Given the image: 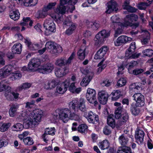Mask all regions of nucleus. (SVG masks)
Segmentation results:
<instances>
[{
  "mask_svg": "<svg viewBox=\"0 0 153 153\" xmlns=\"http://www.w3.org/2000/svg\"><path fill=\"white\" fill-rule=\"evenodd\" d=\"M132 39L131 38L125 36H121L118 38L114 42L115 46H118L121 45L123 43H125L131 41Z\"/></svg>",
  "mask_w": 153,
  "mask_h": 153,
  "instance_id": "nucleus-15",
  "label": "nucleus"
},
{
  "mask_svg": "<svg viewBox=\"0 0 153 153\" xmlns=\"http://www.w3.org/2000/svg\"><path fill=\"white\" fill-rule=\"evenodd\" d=\"M117 153H131V151L130 148L124 146L119 148Z\"/></svg>",
  "mask_w": 153,
  "mask_h": 153,
  "instance_id": "nucleus-46",
  "label": "nucleus"
},
{
  "mask_svg": "<svg viewBox=\"0 0 153 153\" xmlns=\"http://www.w3.org/2000/svg\"><path fill=\"white\" fill-rule=\"evenodd\" d=\"M111 95L112 96V98L113 100H116L118 99L121 96L120 92L119 90L114 91L111 93Z\"/></svg>",
  "mask_w": 153,
  "mask_h": 153,
  "instance_id": "nucleus-48",
  "label": "nucleus"
},
{
  "mask_svg": "<svg viewBox=\"0 0 153 153\" xmlns=\"http://www.w3.org/2000/svg\"><path fill=\"white\" fill-rule=\"evenodd\" d=\"M13 67L11 65L5 66L0 70V77L5 78L11 74Z\"/></svg>",
  "mask_w": 153,
  "mask_h": 153,
  "instance_id": "nucleus-11",
  "label": "nucleus"
},
{
  "mask_svg": "<svg viewBox=\"0 0 153 153\" xmlns=\"http://www.w3.org/2000/svg\"><path fill=\"white\" fill-rule=\"evenodd\" d=\"M94 40L95 41V45L97 46L101 44L105 40L100 31L96 35Z\"/></svg>",
  "mask_w": 153,
  "mask_h": 153,
  "instance_id": "nucleus-30",
  "label": "nucleus"
},
{
  "mask_svg": "<svg viewBox=\"0 0 153 153\" xmlns=\"http://www.w3.org/2000/svg\"><path fill=\"white\" fill-rule=\"evenodd\" d=\"M23 141L25 145H31L33 143L32 138L30 137H28L24 139Z\"/></svg>",
  "mask_w": 153,
  "mask_h": 153,
  "instance_id": "nucleus-55",
  "label": "nucleus"
},
{
  "mask_svg": "<svg viewBox=\"0 0 153 153\" xmlns=\"http://www.w3.org/2000/svg\"><path fill=\"white\" fill-rule=\"evenodd\" d=\"M10 17L14 21L18 20L20 17V14L18 10L12 11L10 14Z\"/></svg>",
  "mask_w": 153,
  "mask_h": 153,
  "instance_id": "nucleus-38",
  "label": "nucleus"
},
{
  "mask_svg": "<svg viewBox=\"0 0 153 153\" xmlns=\"http://www.w3.org/2000/svg\"><path fill=\"white\" fill-rule=\"evenodd\" d=\"M17 106L15 105H13L10 108L9 111L10 116L11 117H13L17 110Z\"/></svg>",
  "mask_w": 153,
  "mask_h": 153,
  "instance_id": "nucleus-54",
  "label": "nucleus"
},
{
  "mask_svg": "<svg viewBox=\"0 0 153 153\" xmlns=\"http://www.w3.org/2000/svg\"><path fill=\"white\" fill-rule=\"evenodd\" d=\"M136 106V104L132 103L130 108V111L132 114L134 116L138 115L140 112L139 108Z\"/></svg>",
  "mask_w": 153,
  "mask_h": 153,
  "instance_id": "nucleus-36",
  "label": "nucleus"
},
{
  "mask_svg": "<svg viewBox=\"0 0 153 153\" xmlns=\"http://www.w3.org/2000/svg\"><path fill=\"white\" fill-rule=\"evenodd\" d=\"M100 32H101L105 40L106 38H108L110 36V32L108 30L103 29L100 31Z\"/></svg>",
  "mask_w": 153,
  "mask_h": 153,
  "instance_id": "nucleus-62",
  "label": "nucleus"
},
{
  "mask_svg": "<svg viewBox=\"0 0 153 153\" xmlns=\"http://www.w3.org/2000/svg\"><path fill=\"white\" fill-rule=\"evenodd\" d=\"M128 140L127 136L124 135H122L119 138V141L120 143L122 146H125L126 145Z\"/></svg>",
  "mask_w": 153,
  "mask_h": 153,
  "instance_id": "nucleus-40",
  "label": "nucleus"
},
{
  "mask_svg": "<svg viewBox=\"0 0 153 153\" xmlns=\"http://www.w3.org/2000/svg\"><path fill=\"white\" fill-rule=\"evenodd\" d=\"M75 55V53L73 52L70 56L66 60L65 57H61L57 59L55 62V64L59 66H62L65 65L70 64L74 58Z\"/></svg>",
  "mask_w": 153,
  "mask_h": 153,
  "instance_id": "nucleus-5",
  "label": "nucleus"
},
{
  "mask_svg": "<svg viewBox=\"0 0 153 153\" xmlns=\"http://www.w3.org/2000/svg\"><path fill=\"white\" fill-rule=\"evenodd\" d=\"M55 2L50 3L47 5L44 6L43 8L47 12L49 10L52 9L56 4Z\"/></svg>",
  "mask_w": 153,
  "mask_h": 153,
  "instance_id": "nucleus-59",
  "label": "nucleus"
},
{
  "mask_svg": "<svg viewBox=\"0 0 153 153\" xmlns=\"http://www.w3.org/2000/svg\"><path fill=\"white\" fill-rule=\"evenodd\" d=\"M125 26L127 27L128 26L125 25V21H124V23L120 22L111 27L115 30L114 36L115 37H117L118 35L122 33Z\"/></svg>",
  "mask_w": 153,
  "mask_h": 153,
  "instance_id": "nucleus-10",
  "label": "nucleus"
},
{
  "mask_svg": "<svg viewBox=\"0 0 153 153\" xmlns=\"http://www.w3.org/2000/svg\"><path fill=\"white\" fill-rule=\"evenodd\" d=\"M44 87L46 89H51L54 88L58 84L55 79H51L45 81Z\"/></svg>",
  "mask_w": 153,
  "mask_h": 153,
  "instance_id": "nucleus-22",
  "label": "nucleus"
},
{
  "mask_svg": "<svg viewBox=\"0 0 153 153\" xmlns=\"http://www.w3.org/2000/svg\"><path fill=\"white\" fill-rule=\"evenodd\" d=\"M129 2L128 0H126L124 2V4L123 5V8L126 9L127 11L131 13L135 12L137 10V9L135 7H131L129 5Z\"/></svg>",
  "mask_w": 153,
  "mask_h": 153,
  "instance_id": "nucleus-34",
  "label": "nucleus"
},
{
  "mask_svg": "<svg viewBox=\"0 0 153 153\" xmlns=\"http://www.w3.org/2000/svg\"><path fill=\"white\" fill-rule=\"evenodd\" d=\"M108 50L107 47L104 46L102 47L98 51L94 56L95 59H100L104 56Z\"/></svg>",
  "mask_w": 153,
  "mask_h": 153,
  "instance_id": "nucleus-23",
  "label": "nucleus"
},
{
  "mask_svg": "<svg viewBox=\"0 0 153 153\" xmlns=\"http://www.w3.org/2000/svg\"><path fill=\"white\" fill-rule=\"evenodd\" d=\"M40 64V60L39 59L33 58L29 62L28 65V68L30 70L35 71L37 70Z\"/></svg>",
  "mask_w": 153,
  "mask_h": 153,
  "instance_id": "nucleus-13",
  "label": "nucleus"
},
{
  "mask_svg": "<svg viewBox=\"0 0 153 153\" xmlns=\"http://www.w3.org/2000/svg\"><path fill=\"white\" fill-rule=\"evenodd\" d=\"M98 145L99 148L102 150L107 149L109 146V143L107 140H104L99 143Z\"/></svg>",
  "mask_w": 153,
  "mask_h": 153,
  "instance_id": "nucleus-39",
  "label": "nucleus"
},
{
  "mask_svg": "<svg viewBox=\"0 0 153 153\" xmlns=\"http://www.w3.org/2000/svg\"><path fill=\"white\" fill-rule=\"evenodd\" d=\"M22 45L19 43L15 44L12 48V51L14 54H19L22 51Z\"/></svg>",
  "mask_w": 153,
  "mask_h": 153,
  "instance_id": "nucleus-33",
  "label": "nucleus"
},
{
  "mask_svg": "<svg viewBox=\"0 0 153 153\" xmlns=\"http://www.w3.org/2000/svg\"><path fill=\"white\" fill-rule=\"evenodd\" d=\"M11 88L10 86L7 87V89L5 91L4 96L7 99L9 100H13V97L12 96V92H11Z\"/></svg>",
  "mask_w": 153,
  "mask_h": 153,
  "instance_id": "nucleus-37",
  "label": "nucleus"
},
{
  "mask_svg": "<svg viewBox=\"0 0 153 153\" xmlns=\"http://www.w3.org/2000/svg\"><path fill=\"white\" fill-rule=\"evenodd\" d=\"M112 23L111 24V27L120 22V18L117 15H114L111 18Z\"/></svg>",
  "mask_w": 153,
  "mask_h": 153,
  "instance_id": "nucleus-53",
  "label": "nucleus"
},
{
  "mask_svg": "<svg viewBox=\"0 0 153 153\" xmlns=\"http://www.w3.org/2000/svg\"><path fill=\"white\" fill-rule=\"evenodd\" d=\"M122 107L120 106L115 110V117L116 119L119 118L120 115L122 114Z\"/></svg>",
  "mask_w": 153,
  "mask_h": 153,
  "instance_id": "nucleus-63",
  "label": "nucleus"
},
{
  "mask_svg": "<svg viewBox=\"0 0 153 153\" xmlns=\"http://www.w3.org/2000/svg\"><path fill=\"white\" fill-rule=\"evenodd\" d=\"M138 19L137 15L134 14H131L126 16L125 18V25L130 26L133 28H135L137 27L139 25V23L137 22L132 23L134 21H137Z\"/></svg>",
  "mask_w": 153,
  "mask_h": 153,
  "instance_id": "nucleus-3",
  "label": "nucleus"
},
{
  "mask_svg": "<svg viewBox=\"0 0 153 153\" xmlns=\"http://www.w3.org/2000/svg\"><path fill=\"white\" fill-rule=\"evenodd\" d=\"M126 80L124 78H121L118 81L117 85L118 87H122L124 86L126 83Z\"/></svg>",
  "mask_w": 153,
  "mask_h": 153,
  "instance_id": "nucleus-61",
  "label": "nucleus"
},
{
  "mask_svg": "<svg viewBox=\"0 0 153 153\" xmlns=\"http://www.w3.org/2000/svg\"><path fill=\"white\" fill-rule=\"evenodd\" d=\"M11 125V123H4L0 127V131L4 132L7 131Z\"/></svg>",
  "mask_w": 153,
  "mask_h": 153,
  "instance_id": "nucleus-51",
  "label": "nucleus"
},
{
  "mask_svg": "<svg viewBox=\"0 0 153 153\" xmlns=\"http://www.w3.org/2000/svg\"><path fill=\"white\" fill-rule=\"evenodd\" d=\"M8 84V83L6 80L1 81L0 82V91L5 90L6 91L7 87L9 86L7 85Z\"/></svg>",
  "mask_w": 153,
  "mask_h": 153,
  "instance_id": "nucleus-52",
  "label": "nucleus"
},
{
  "mask_svg": "<svg viewBox=\"0 0 153 153\" xmlns=\"http://www.w3.org/2000/svg\"><path fill=\"white\" fill-rule=\"evenodd\" d=\"M46 49L53 53H60L62 51V48L59 45L51 41L48 42L45 45Z\"/></svg>",
  "mask_w": 153,
  "mask_h": 153,
  "instance_id": "nucleus-4",
  "label": "nucleus"
},
{
  "mask_svg": "<svg viewBox=\"0 0 153 153\" xmlns=\"http://www.w3.org/2000/svg\"><path fill=\"white\" fill-rule=\"evenodd\" d=\"M132 97L134 100L136 102L135 104L136 106L141 107L144 105V97L141 93H135Z\"/></svg>",
  "mask_w": 153,
  "mask_h": 153,
  "instance_id": "nucleus-8",
  "label": "nucleus"
},
{
  "mask_svg": "<svg viewBox=\"0 0 153 153\" xmlns=\"http://www.w3.org/2000/svg\"><path fill=\"white\" fill-rule=\"evenodd\" d=\"M10 79L13 81L20 79L22 77V74L19 71H16L13 73L11 72Z\"/></svg>",
  "mask_w": 153,
  "mask_h": 153,
  "instance_id": "nucleus-42",
  "label": "nucleus"
},
{
  "mask_svg": "<svg viewBox=\"0 0 153 153\" xmlns=\"http://www.w3.org/2000/svg\"><path fill=\"white\" fill-rule=\"evenodd\" d=\"M23 22L20 23L22 26H27L29 24L30 26H31L33 24V22L31 20L29 17L24 18L23 19Z\"/></svg>",
  "mask_w": 153,
  "mask_h": 153,
  "instance_id": "nucleus-44",
  "label": "nucleus"
},
{
  "mask_svg": "<svg viewBox=\"0 0 153 153\" xmlns=\"http://www.w3.org/2000/svg\"><path fill=\"white\" fill-rule=\"evenodd\" d=\"M48 14V12L43 7L42 10L39 12L38 18H44L47 16Z\"/></svg>",
  "mask_w": 153,
  "mask_h": 153,
  "instance_id": "nucleus-57",
  "label": "nucleus"
},
{
  "mask_svg": "<svg viewBox=\"0 0 153 153\" xmlns=\"http://www.w3.org/2000/svg\"><path fill=\"white\" fill-rule=\"evenodd\" d=\"M31 84L30 83H25L18 87V90L21 91L23 89H27L30 88Z\"/></svg>",
  "mask_w": 153,
  "mask_h": 153,
  "instance_id": "nucleus-58",
  "label": "nucleus"
},
{
  "mask_svg": "<svg viewBox=\"0 0 153 153\" xmlns=\"http://www.w3.org/2000/svg\"><path fill=\"white\" fill-rule=\"evenodd\" d=\"M53 68V64L50 63H48L42 67L41 69L39 68V71L43 74L49 73L52 71Z\"/></svg>",
  "mask_w": 153,
  "mask_h": 153,
  "instance_id": "nucleus-25",
  "label": "nucleus"
},
{
  "mask_svg": "<svg viewBox=\"0 0 153 153\" xmlns=\"http://www.w3.org/2000/svg\"><path fill=\"white\" fill-rule=\"evenodd\" d=\"M113 117V115H110L108 116L107 120L108 124L112 128H114L115 126V123Z\"/></svg>",
  "mask_w": 153,
  "mask_h": 153,
  "instance_id": "nucleus-45",
  "label": "nucleus"
},
{
  "mask_svg": "<svg viewBox=\"0 0 153 153\" xmlns=\"http://www.w3.org/2000/svg\"><path fill=\"white\" fill-rule=\"evenodd\" d=\"M85 102V101L84 99L81 98L79 100L78 104L77 105V108L82 111H85L86 108Z\"/></svg>",
  "mask_w": 153,
  "mask_h": 153,
  "instance_id": "nucleus-35",
  "label": "nucleus"
},
{
  "mask_svg": "<svg viewBox=\"0 0 153 153\" xmlns=\"http://www.w3.org/2000/svg\"><path fill=\"white\" fill-rule=\"evenodd\" d=\"M141 55L140 53H134V52L131 51L130 50L127 49L126 52L125 56L129 59H133L138 58Z\"/></svg>",
  "mask_w": 153,
  "mask_h": 153,
  "instance_id": "nucleus-31",
  "label": "nucleus"
},
{
  "mask_svg": "<svg viewBox=\"0 0 153 153\" xmlns=\"http://www.w3.org/2000/svg\"><path fill=\"white\" fill-rule=\"evenodd\" d=\"M78 0H60V4L64 6H68L69 11L72 12L75 9V7L74 5L77 2Z\"/></svg>",
  "mask_w": 153,
  "mask_h": 153,
  "instance_id": "nucleus-9",
  "label": "nucleus"
},
{
  "mask_svg": "<svg viewBox=\"0 0 153 153\" xmlns=\"http://www.w3.org/2000/svg\"><path fill=\"white\" fill-rule=\"evenodd\" d=\"M128 115L126 112L123 113L120 115L119 118H118V120L117 122V124L119 126L123 124L128 119Z\"/></svg>",
  "mask_w": 153,
  "mask_h": 153,
  "instance_id": "nucleus-29",
  "label": "nucleus"
},
{
  "mask_svg": "<svg viewBox=\"0 0 153 153\" xmlns=\"http://www.w3.org/2000/svg\"><path fill=\"white\" fill-rule=\"evenodd\" d=\"M42 114V111L40 109H35L32 111L24 110L22 111L17 119L24 121L25 125L27 127L33 128L41 121Z\"/></svg>",
  "mask_w": 153,
  "mask_h": 153,
  "instance_id": "nucleus-1",
  "label": "nucleus"
},
{
  "mask_svg": "<svg viewBox=\"0 0 153 153\" xmlns=\"http://www.w3.org/2000/svg\"><path fill=\"white\" fill-rule=\"evenodd\" d=\"M44 26L47 30L51 32H54L56 30L55 24L51 19H46L44 23Z\"/></svg>",
  "mask_w": 153,
  "mask_h": 153,
  "instance_id": "nucleus-12",
  "label": "nucleus"
},
{
  "mask_svg": "<svg viewBox=\"0 0 153 153\" xmlns=\"http://www.w3.org/2000/svg\"><path fill=\"white\" fill-rule=\"evenodd\" d=\"M85 115L87 118L88 121L90 123L94 124L98 121L99 117L98 116L95 114H94L91 111L86 113L85 114Z\"/></svg>",
  "mask_w": 153,
  "mask_h": 153,
  "instance_id": "nucleus-17",
  "label": "nucleus"
},
{
  "mask_svg": "<svg viewBox=\"0 0 153 153\" xmlns=\"http://www.w3.org/2000/svg\"><path fill=\"white\" fill-rule=\"evenodd\" d=\"M35 101L34 100H32L29 102H27L26 103L25 107L27 109L31 108L35 106Z\"/></svg>",
  "mask_w": 153,
  "mask_h": 153,
  "instance_id": "nucleus-64",
  "label": "nucleus"
},
{
  "mask_svg": "<svg viewBox=\"0 0 153 153\" xmlns=\"http://www.w3.org/2000/svg\"><path fill=\"white\" fill-rule=\"evenodd\" d=\"M144 136V133L142 130H138L136 132L135 137L138 144H141L143 143Z\"/></svg>",
  "mask_w": 153,
  "mask_h": 153,
  "instance_id": "nucleus-26",
  "label": "nucleus"
},
{
  "mask_svg": "<svg viewBox=\"0 0 153 153\" xmlns=\"http://www.w3.org/2000/svg\"><path fill=\"white\" fill-rule=\"evenodd\" d=\"M79 103L78 100L76 98H75L71 101L69 102L68 103L69 107L70 108H72L75 111L76 108H77V105Z\"/></svg>",
  "mask_w": 153,
  "mask_h": 153,
  "instance_id": "nucleus-41",
  "label": "nucleus"
},
{
  "mask_svg": "<svg viewBox=\"0 0 153 153\" xmlns=\"http://www.w3.org/2000/svg\"><path fill=\"white\" fill-rule=\"evenodd\" d=\"M104 59H102L98 65V66L100 67L97 70V72L98 74L100 73L106 67V65L105 62H104Z\"/></svg>",
  "mask_w": 153,
  "mask_h": 153,
  "instance_id": "nucleus-49",
  "label": "nucleus"
},
{
  "mask_svg": "<svg viewBox=\"0 0 153 153\" xmlns=\"http://www.w3.org/2000/svg\"><path fill=\"white\" fill-rule=\"evenodd\" d=\"M87 47L85 45L81 46L78 50L77 54L78 58L81 60H84L86 54L88 53V51L86 50Z\"/></svg>",
  "mask_w": 153,
  "mask_h": 153,
  "instance_id": "nucleus-24",
  "label": "nucleus"
},
{
  "mask_svg": "<svg viewBox=\"0 0 153 153\" xmlns=\"http://www.w3.org/2000/svg\"><path fill=\"white\" fill-rule=\"evenodd\" d=\"M53 117L54 119L59 118L64 123H66L69 119L78 120L79 119L78 115L72 113L68 108L57 109L54 113Z\"/></svg>",
  "mask_w": 153,
  "mask_h": 153,
  "instance_id": "nucleus-2",
  "label": "nucleus"
},
{
  "mask_svg": "<svg viewBox=\"0 0 153 153\" xmlns=\"http://www.w3.org/2000/svg\"><path fill=\"white\" fill-rule=\"evenodd\" d=\"M70 81L71 79L68 78L65 81L59 84L56 87V92L59 94H64L67 91V88L70 84Z\"/></svg>",
  "mask_w": 153,
  "mask_h": 153,
  "instance_id": "nucleus-6",
  "label": "nucleus"
},
{
  "mask_svg": "<svg viewBox=\"0 0 153 153\" xmlns=\"http://www.w3.org/2000/svg\"><path fill=\"white\" fill-rule=\"evenodd\" d=\"M68 6H64L60 4L57 7L54 9V12L58 14L63 15L65 14L66 11H69V9H68Z\"/></svg>",
  "mask_w": 153,
  "mask_h": 153,
  "instance_id": "nucleus-27",
  "label": "nucleus"
},
{
  "mask_svg": "<svg viewBox=\"0 0 153 153\" xmlns=\"http://www.w3.org/2000/svg\"><path fill=\"white\" fill-rule=\"evenodd\" d=\"M68 72L66 68H57L55 71V74L57 77H61L65 75Z\"/></svg>",
  "mask_w": 153,
  "mask_h": 153,
  "instance_id": "nucleus-32",
  "label": "nucleus"
},
{
  "mask_svg": "<svg viewBox=\"0 0 153 153\" xmlns=\"http://www.w3.org/2000/svg\"><path fill=\"white\" fill-rule=\"evenodd\" d=\"M107 4V9L106 11V13L109 14L113 11H117V4L114 0H111L108 1Z\"/></svg>",
  "mask_w": 153,
  "mask_h": 153,
  "instance_id": "nucleus-18",
  "label": "nucleus"
},
{
  "mask_svg": "<svg viewBox=\"0 0 153 153\" xmlns=\"http://www.w3.org/2000/svg\"><path fill=\"white\" fill-rule=\"evenodd\" d=\"M87 73V75L83 78L80 83L81 85L83 87L87 86L91 79L93 75V72L88 68L85 69Z\"/></svg>",
  "mask_w": 153,
  "mask_h": 153,
  "instance_id": "nucleus-7",
  "label": "nucleus"
},
{
  "mask_svg": "<svg viewBox=\"0 0 153 153\" xmlns=\"http://www.w3.org/2000/svg\"><path fill=\"white\" fill-rule=\"evenodd\" d=\"M55 128L54 127L46 128L44 134L42 136L43 140L47 143L48 140V135H54L55 134Z\"/></svg>",
  "mask_w": 153,
  "mask_h": 153,
  "instance_id": "nucleus-16",
  "label": "nucleus"
},
{
  "mask_svg": "<svg viewBox=\"0 0 153 153\" xmlns=\"http://www.w3.org/2000/svg\"><path fill=\"white\" fill-rule=\"evenodd\" d=\"M88 126L85 124H82L78 127L77 130L79 132L82 133H85L87 131Z\"/></svg>",
  "mask_w": 153,
  "mask_h": 153,
  "instance_id": "nucleus-50",
  "label": "nucleus"
},
{
  "mask_svg": "<svg viewBox=\"0 0 153 153\" xmlns=\"http://www.w3.org/2000/svg\"><path fill=\"white\" fill-rule=\"evenodd\" d=\"M143 53L145 56L151 57L153 55V50L151 49H145L143 51Z\"/></svg>",
  "mask_w": 153,
  "mask_h": 153,
  "instance_id": "nucleus-56",
  "label": "nucleus"
},
{
  "mask_svg": "<svg viewBox=\"0 0 153 153\" xmlns=\"http://www.w3.org/2000/svg\"><path fill=\"white\" fill-rule=\"evenodd\" d=\"M108 95L107 92L105 91H101L98 94V99L100 103L105 104L107 101Z\"/></svg>",
  "mask_w": 153,
  "mask_h": 153,
  "instance_id": "nucleus-19",
  "label": "nucleus"
},
{
  "mask_svg": "<svg viewBox=\"0 0 153 153\" xmlns=\"http://www.w3.org/2000/svg\"><path fill=\"white\" fill-rule=\"evenodd\" d=\"M86 25L88 28L93 30H97L100 27L99 23L97 22L87 21Z\"/></svg>",
  "mask_w": 153,
  "mask_h": 153,
  "instance_id": "nucleus-28",
  "label": "nucleus"
},
{
  "mask_svg": "<svg viewBox=\"0 0 153 153\" xmlns=\"http://www.w3.org/2000/svg\"><path fill=\"white\" fill-rule=\"evenodd\" d=\"M25 43L27 45L28 48L31 50L35 51L39 49L41 46L38 43L36 42L32 43L28 38L25 39Z\"/></svg>",
  "mask_w": 153,
  "mask_h": 153,
  "instance_id": "nucleus-20",
  "label": "nucleus"
},
{
  "mask_svg": "<svg viewBox=\"0 0 153 153\" xmlns=\"http://www.w3.org/2000/svg\"><path fill=\"white\" fill-rule=\"evenodd\" d=\"M63 24L69 27L65 31V33L68 35H71L74 32L77 26L75 24L67 20L64 22Z\"/></svg>",
  "mask_w": 153,
  "mask_h": 153,
  "instance_id": "nucleus-14",
  "label": "nucleus"
},
{
  "mask_svg": "<svg viewBox=\"0 0 153 153\" xmlns=\"http://www.w3.org/2000/svg\"><path fill=\"white\" fill-rule=\"evenodd\" d=\"M24 126L23 125L19 123L14 124L12 127V130L14 131H22L23 128Z\"/></svg>",
  "mask_w": 153,
  "mask_h": 153,
  "instance_id": "nucleus-43",
  "label": "nucleus"
},
{
  "mask_svg": "<svg viewBox=\"0 0 153 153\" xmlns=\"http://www.w3.org/2000/svg\"><path fill=\"white\" fill-rule=\"evenodd\" d=\"M18 4L26 7L34 6L37 3V0H16Z\"/></svg>",
  "mask_w": 153,
  "mask_h": 153,
  "instance_id": "nucleus-21",
  "label": "nucleus"
},
{
  "mask_svg": "<svg viewBox=\"0 0 153 153\" xmlns=\"http://www.w3.org/2000/svg\"><path fill=\"white\" fill-rule=\"evenodd\" d=\"M87 100L91 103L94 104V105H96L98 104V102L97 100L96 96L86 97Z\"/></svg>",
  "mask_w": 153,
  "mask_h": 153,
  "instance_id": "nucleus-60",
  "label": "nucleus"
},
{
  "mask_svg": "<svg viewBox=\"0 0 153 153\" xmlns=\"http://www.w3.org/2000/svg\"><path fill=\"white\" fill-rule=\"evenodd\" d=\"M96 93L95 91L93 89L88 88L87 89V93L86 94V97H88L95 96Z\"/></svg>",
  "mask_w": 153,
  "mask_h": 153,
  "instance_id": "nucleus-47",
  "label": "nucleus"
}]
</instances>
